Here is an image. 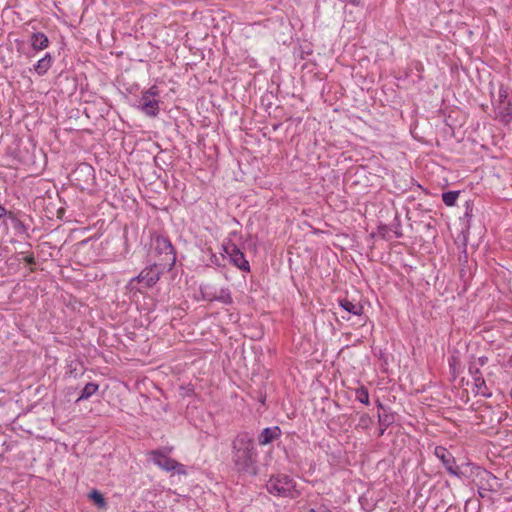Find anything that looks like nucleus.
I'll return each instance as SVG.
<instances>
[{
    "label": "nucleus",
    "instance_id": "nucleus-27",
    "mask_svg": "<svg viewBox=\"0 0 512 512\" xmlns=\"http://www.w3.org/2000/svg\"><path fill=\"white\" fill-rule=\"evenodd\" d=\"M469 373L472 375L473 378L477 377V376H481L480 370L477 367L473 366V365H471L469 367Z\"/></svg>",
    "mask_w": 512,
    "mask_h": 512
},
{
    "label": "nucleus",
    "instance_id": "nucleus-3",
    "mask_svg": "<svg viewBox=\"0 0 512 512\" xmlns=\"http://www.w3.org/2000/svg\"><path fill=\"white\" fill-rule=\"evenodd\" d=\"M155 250L159 255L163 256V258L160 259L163 268L171 270L176 262V253L168 237L162 235L157 236L155 238Z\"/></svg>",
    "mask_w": 512,
    "mask_h": 512
},
{
    "label": "nucleus",
    "instance_id": "nucleus-37",
    "mask_svg": "<svg viewBox=\"0 0 512 512\" xmlns=\"http://www.w3.org/2000/svg\"><path fill=\"white\" fill-rule=\"evenodd\" d=\"M396 236L399 238V237H401V236H402V233L397 232V233H396Z\"/></svg>",
    "mask_w": 512,
    "mask_h": 512
},
{
    "label": "nucleus",
    "instance_id": "nucleus-14",
    "mask_svg": "<svg viewBox=\"0 0 512 512\" xmlns=\"http://www.w3.org/2000/svg\"><path fill=\"white\" fill-rule=\"evenodd\" d=\"M339 305L342 309L350 314L361 316L363 314V306L357 303H353L347 298L339 299Z\"/></svg>",
    "mask_w": 512,
    "mask_h": 512
},
{
    "label": "nucleus",
    "instance_id": "nucleus-15",
    "mask_svg": "<svg viewBox=\"0 0 512 512\" xmlns=\"http://www.w3.org/2000/svg\"><path fill=\"white\" fill-rule=\"evenodd\" d=\"M99 389V385L94 382L87 383L82 389L79 397L76 399V403L87 400L92 397Z\"/></svg>",
    "mask_w": 512,
    "mask_h": 512
},
{
    "label": "nucleus",
    "instance_id": "nucleus-8",
    "mask_svg": "<svg viewBox=\"0 0 512 512\" xmlns=\"http://www.w3.org/2000/svg\"><path fill=\"white\" fill-rule=\"evenodd\" d=\"M477 476L479 478L480 490L496 492L502 486L499 479L487 470H482Z\"/></svg>",
    "mask_w": 512,
    "mask_h": 512
},
{
    "label": "nucleus",
    "instance_id": "nucleus-5",
    "mask_svg": "<svg viewBox=\"0 0 512 512\" xmlns=\"http://www.w3.org/2000/svg\"><path fill=\"white\" fill-rule=\"evenodd\" d=\"M434 455L441 461L449 475L458 479H463L465 477L461 467L457 465L455 457L447 448L444 446H436L434 449Z\"/></svg>",
    "mask_w": 512,
    "mask_h": 512
},
{
    "label": "nucleus",
    "instance_id": "nucleus-1",
    "mask_svg": "<svg viewBox=\"0 0 512 512\" xmlns=\"http://www.w3.org/2000/svg\"><path fill=\"white\" fill-rule=\"evenodd\" d=\"M257 450L254 446V437L249 432L237 434L232 441V461L239 472L256 473Z\"/></svg>",
    "mask_w": 512,
    "mask_h": 512
},
{
    "label": "nucleus",
    "instance_id": "nucleus-31",
    "mask_svg": "<svg viewBox=\"0 0 512 512\" xmlns=\"http://www.w3.org/2000/svg\"><path fill=\"white\" fill-rule=\"evenodd\" d=\"M341 2L349 3L354 6L360 5V0H340Z\"/></svg>",
    "mask_w": 512,
    "mask_h": 512
},
{
    "label": "nucleus",
    "instance_id": "nucleus-30",
    "mask_svg": "<svg viewBox=\"0 0 512 512\" xmlns=\"http://www.w3.org/2000/svg\"><path fill=\"white\" fill-rule=\"evenodd\" d=\"M9 213L5 207H3L1 204H0V219L3 218L4 216H8L9 217Z\"/></svg>",
    "mask_w": 512,
    "mask_h": 512
},
{
    "label": "nucleus",
    "instance_id": "nucleus-6",
    "mask_svg": "<svg viewBox=\"0 0 512 512\" xmlns=\"http://www.w3.org/2000/svg\"><path fill=\"white\" fill-rule=\"evenodd\" d=\"M223 252L228 255L232 265L243 272H250L249 262L246 260L244 253L232 241H228L222 245Z\"/></svg>",
    "mask_w": 512,
    "mask_h": 512
},
{
    "label": "nucleus",
    "instance_id": "nucleus-18",
    "mask_svg": "<svg viewBox=\"0 0 512 512\" xmlns=\"http://www.w3.org/2000/svg\"><path fill=\"white\" fill-rule=\"evenodd\" d=\"M200 292L203 300L212 302L215 300L217 292L209 284L201 285Z\"/></svg>",
    "mask_w": 512,
    "mask_h": 512
},
{
    "label": "nucleus",
    "instance_id": "nucleus-4",
    "mask_svg": "<svg viewBox=\"0 0 512 512\" xmlns=\"http://www.w3.org/2000/svg\"><path fill=\"white\" fill-rule=\"evenodd\" d=\"M168 452L162 449L153 450L150 452L151 459L155 465L164 471H174L177 474H186L185 466L168 456Z\"/></svg>",
    "mask_w": 512,
    "mask_h": 512
},
{
    "label": "nucleus",
    "instance_id": "nucleus-34",
    "mask_svg": "<svg viewBox=\"0 0 512 512\" xmlns=\"http://www.w3.org/2000/svg\"><path fill=\"white\" fill-rule=\"evenodd\" d=\"M486 360L487 359L485 357H480L479 358V362H480L481 365H484L486 363Z\"/></svg>",
    "mask_w": 512,
    "mask_h": 512
},
{
    "label": "nucleus",
    "instance_id": "nucleus-28",
    "mask_svg": "<svg viewBox=\"0 0 512 512\" xmlns=\"http://www.w3.org/2000/svg\"><path fill=\"white\" fill-rule=\"evenodd\" d=\"M23 260L26 262V264L28 265H34L36 263V260H35V257L33 254H29L27 256H25L23 258Z\"/></svg>",
    "mask_w": 512,
    "mask_h": 512
},
{
    "label": "nucleus",
    "instance_id": "nucleus-2",
    "mask_svg": "<svg viewBox=\"0 0 512 512\" xmlns=\"http://www.w3.org/2000/svg\"><path fill=\"white\" fill-rule=\"evenodd\" d=\"M266 489L270 494L283 498L295 499L301 494L295 480L283 473L272 475L266 482Z\"/></svg>",
    "mask_w": 512,
    "mask_h": 512
},
{
    "label": "nucleus",
    "instance_id": "nucleus-24",
    "mask_svg": "<svg viewBox=\"0 0 512 512\" xmlns=\"http://www.w3.org/2000/svg\"><path fill=\"white\" fill-rule=\"evenodd\" d=\"M9 218L12 220L14 228L17 231L27 233V227L21 220L17 219L12 213H9Z\"/></svg>",
    "mask_w": 512,
    "mask_h": 512
},
{
    "label": "nucleus",
    "instance_id": "nucleus-36",
    "mask_svg": "<svg viewBox=\"0 0 512 512\" xmlns=\"http://www.w3.org/2000/svg\"><path fill=\"white\" fill-rule=\"evenodd\" d=\"M16 44H17V46H18V48H19L21 45H23V41H21V40H16Z\"/></svg>",
    "mask_w": 512,
    "mask_h": 512
},
{
    "label": "nucleus",
    "instance_id": "nucleus-29",
    "mask_svg": "<svg viewBox=\"0 0 512 512\" xmlns=\"http://www.w3.org/2000/svg\"><path fill=\"white\" fill-rule=\"evenodd\" d=\"M309 512H330L328 509H326L324 506H319L316 508H310Z\"/></svg>",
    "mask_w": 512,
    "mask_h": 512
},
{
    "label": "nucleus",
    "instance_id": "nucleus-19",
    "mask_svg": "<svg viewBox=\"0 0 512 512\" xmlns=\"http://www.w3.org/2000/svg\"><path fill=\"white\" fill-rule=\"evenodd\" d=\"M214 301H218L225 305H230L233 303V299L230 293L229 288H221L219 293H217Z\"/></svg>",
    "mask_w": 512,
    "mask_h": 512
},
{
    "label": "nucleus",
    "instance_id": "nucleus-35",
    "mask_svg": "<svg viewBox=\"0 0 512 512\" xmlns=\"http://www.w3.org/2000/svg\"><path fill=\"white\" fill-rule=\"evenodd\" d=\"M377 407L384 410V405L380 401H378Z\"/></svg>",
    "mask_w": 512,
    "mask_h": 512
},
{
    "label": "nucleus",
    "instance_id": "nucleus-22",
    "mask_svg": "<svg viewBox=\"0 0 512 512\" xmlns=\"http://www.w3.org/2000/svg\"><path fill=\"white\" fill-rule=\"evenodd\" d=\"M89 498L98 506L105 507L106 502L103 495L98 490H92L89 494Z\"/></svg>",
    "mask_w": 512,
    "mask_h": 512
},
{
    "label": "nucleus",
    "instance_id": "nucleus-12",
    "mask_svg": "<svg viewBox=\"0 0 512 512\" xmlns=\"http://www.w3.org/2000/svg\"><path fill=\"white\" fill-rule=\"evenodd\" d=\"M30 45L33 50L41 51L48 47L49 39L42 32H33L29 39Z\"/></svg>",
    "mask_w": 512,
    "mask_h": 512
},
{
    "label": "nucleus",
    "instance_id": "nucleus-9",
    "mask_svg": "<svg viewBox=\"0 0 512 512\" xmlns=\"http://www.w3.org/2000/svg\"><path fill=\"white\" fill-rule=\"evenodd\" d=\"M138 108L149 117H156L159 114V101L142 93Z\"/></svg>",
    "mask_w": 512,
    "mask_h": 512
},
{
    "label": "nucleus",
    "instance_id": "nucleus-21",
    "mask_svg": "<svg viewBox=\"0 0 512 512\" xmlns=\"http://www.w3.org/2000/svg\"><path fill=\"white\" fill-rule=\"evenodd\" d=\"M355 397L356 400H358L362 404L369 405L370 403L368 389L364 386H361L356 390Z\"/></svg>",
    "mask_w": 512,
    "mask_h": 512
},
{
    "label": "nucleus",
    "instance_id": "nucleus-23",
    "mask_svg": "<svg viewBox=\"0 0 512 512\" xmlns=\"http://www.w3.org/2000/svg\"><path fill=\"white\" fill-rule=\"evenodd\" d=\"M371 423H372V418L370 417L369 414H362L359 418V422L357 424V427L358 428H361L363 430H367L370 428L371 426Z\"/></svg>",
    "mask_w": 512,
    "mask_h": 512
},
{
    "label": "nucleus",
    "instance_id": "nucleus-17",
    "mask_svg": "<svg viewBox=\"0 0 512 512\" xmlns=\"http://www.w3.org/2000/svg\"><path fill=\"white\" fill-rule=\"evenodd\" d=\"M474 386L476 388L477 394H480L485 398L492 397V393L489 391L486 382L482 376L474 377Z\"/></svg>",
    "mask_w": 512,
    "mask_h": 512
},
{
    "label": "nucleus",
    "instance_id": "nucleus-13",
    "mask_svg": "<svg viewBox=\"0 0 512 512\" xmlns=\"http://www.w3.org/2000/svg\"><path fill=\"white\" fill-rule=\"evenodd\" d=\"M52 62V56L50 53H46L45 56L39 59L34 65L35 73H37L39 76L45 75L51 68Z\"/></svg>",
    "mask_w": 512,
    "mask_h": 512
},
{
    "label": "nucleus",
    "instance_id": "nucleus-32",
    "mask_svg": "<svg viewBox=\"0 0 512 512\" xmlns=\"http://www.w3.org/2000/svg\"><path fill=\"white\" fill-rule=\"evenodd\" d=\"M211 262H212L213 264H215V265H218V266H219V265H220V258H219L218 256H216V255H214V254H213V255H212V257H211Z\"/></svg>",
    "mask_w": 512,
    "mask_h": 512
},
{
    "label": "nucleus",
    "instance_id": "nucleus-10",
    "mask_svg": "<svg viewBox=\"0 0 512 512\" xmlns=\"http://www.w3.org/2000/svg\"><path fill=\"white\" fill-rule=\"evenodd\" d=\"M281 436V429L278 426L264 428L259 436L258 443L261 446L268 445Z\"/></svg>",
    "mask_w": 512,
    "mask_h": 512
},
{
    "label": "nucleus",
    "instance_id": "nucleus-33",
    "mask_svg": "<svg viewBox=\"0 0 512 512\" xmlns=\"http://www.w3.org/2000/svg\"><path fill=\"white\" fill-rule=\"evenodd\" d=\"M487 492H488V491L480 490V486L478 485V495H479L481 498H485V497L487 496Z\"/></svg>",
    "mask_w": 512,
    "mask_h": 512
},
{
    "label": "nucleus",
    "instance_id": "nucleus-7",
    "mask_svg": "<svg viewBox=\"0 0 512 512\" xmlns=\"http://www.w3.org/2000/svg\"><path fill=\"white\" fill-rule=\"evenodd\" d=\"M166 268H163L161 263H155L143 269L138 276L134 278L138 282H144L146 287L155 285L160 279V275Z\"/></svg>",
    "mask_w": 512,
    "mask_h": 512
},
{
    "label": "nucleus",
    "instance_id": "nucleus-26",
    "mask_svg": "<svg viewBox=\"0 0 512 512\" xmlns=\"http://www.w3.org/2000/svg\"><path fill=\"white\" fill-rule=\"evenodd\" d=\"M145 95L150 96L151 98H154L159 95V90L157 86H152L148 90L143 92Z\"/></svg>",
    "mask_w": 512,
    "mask_h": 512
},
{
    "label": "nucleus",
    "instance_id": "nucleus-25",
    "mask_svg": "<svg viewBox=\"0 0 512 512\" xmlns=\"http://www.w3.org/2000/svg\"><path fill=\"white\" fill-rule=\"evenodd\" d=\"M77 365H81L80 363H75V362H71L69 364V370H68V374L70 376H72L73 378H77L78 377V373H77Z\"/></svg>",
    "mask_w": 512,
    "mask_h": 512
},
{
    "label": "nucleus",
    "instance_id": "nucleus-11",
    "mask_svg": "<svg viewBox=\"0 0 512 512\" xmlns=\"http://www.w3.org/2000/svg\"><path fill=\"white\" fill-rule=\"evenodd\" d=\"M73 176L77 181L83 178L85 183H89V181L94 179V169L91 165L82 163L74 170Z\"/></svg>",
    "mask_w": 512,
    "mask_h": 512
},
{
    "label": "nucleus",
    "instance_id": "nucleus-20",
    "mask_svg": "<svg viewBox=\"0 0 512 512\" xmlns=\"http://www.w3.org/2000/svg\"><path fill=\"white\" fill-rule=\"evenodd\" d=\"M460 194V191H447L442 194V201L447 206H453Z\"/></svg>",
    "mask_w": 512,
    "mask_h": 512
},
{
    "label": "nucleus",
    "instance_id": "nucleus-16",
    "mask_svg": "<svg viewBox=\"0 0 512 512\" xmlns=\"http://www.w3.org/2000/svg\"><path fill=\"white\" fill-rule=\"evenodd\" d=\"M378 421H379V425H380L379 436H382L384 434V432L386 431V429L391 424H393L394 415L392 413H386V412H384L382 414H378Z\"/></svg>",
    "mask_w": 512,
    "mask_h": 512
}]
</instances>
